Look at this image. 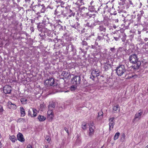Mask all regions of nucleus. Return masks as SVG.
Wrapping results in <instances>:
<instances>
[{"label":"nucleus","instance_id":"1","mask_svg":"<svg viewBox=\"0 0 148 148\" xmlns=\"http://www.w3.org/2000/svg\"><path fill=\"white\" fill-rule=\"evenodd\" d=\"M129 60L130 62L132 64L131 67L134 70H136L139 69L141 63L137 55L134 54L131 55L129 57Z\"/></svg>","mask_w":148,"mask_h":148},{"label":"nucleus","instance_id":"2","mask_svg":"<svg viewBox=\"0 0 148 148\" xmlns=\"http://www.w3.org/2000/svg\"><path fill=\"white\" fill-rule=\"evenodd\" d=\"M69 49L70 50V51L69 52V55L70 56H73L76 55V49L75 47L72 44H70L66 46V50L67 51L65 52V53L66 54L68 53V51Z\"/></svg>","mask_w":148,"mask_h":148},{"label":"nucleus","instance_id":"3","mask_svg":"<svg viewBox=\"0 0 148 148\" xmlns=\"http://www.w3.org/2000/svg\"><path fill=\"white\" fill-rule=\"evenodd\" d=\"M116 73L119 77L122 76L125 72L126 69L125 66L123 64H120L115 69Z\"/></svg>","mask_w":148,"mask_h":148},{"label":"nucleus","instance_id":"4","mask_svg":"<svg viewBox=\"0 0 148 148\" xmlns=\"http://www.w3.org/2000/svg\"><path fill=\"white\" fill-rule=\"evenodd\" d=\"M97 5H90L89 6L88 9L84 7H83L81 8L82 10V12H83V11L84 12L85 11H86L88 10L89 12H97Z\"/></svg>","mask_w":148,"mask_h":148},{"label":"nucleus","instance_id":"5","mask_svg":"<svg viewBox=\"0 0 148 148\" xmlns=\"http://www.w3.org/2000/svg\"><path fill=\"white\" fill-rule=\"evenodd\" d=\"M66 7L58 6L57 7V9L55 10V14H57L58 15H63L64 16L65 14H64V9H66Z\"/></svg>","mask_w":148,"mask_h":148},{"label":"nucleus","instance_id":"6","mask_svg":"<svg viewBox=\"0 0 148 148\" xmlns=\"http://www.w3.org/2000/svg\"><path fill=\"white\" fill-rule=\"evenodd\" d=\"M100 6L97 8V12L103 14H105L106 12L105 9L107 8L108 6L106 5L105 4L101 3Z\"/></svg>","mask_w":148,"mask_h":148},{"label":"nucleus","instance_id":"7","mask_svg":"<svg viewBox=\"0 0 148 148\" xmlns=\"http://www.w3.org/2000/svg\"><path fill=\"white\" fill-rule=\"evenodd\" d=\"M81 78L80 76H76L71 79V82L73 85L78 86L80 83Z\"/></svg>","mask_w":148,"mask_h":148},{"label":"nucleus","instance_id":"8","mask_svg":"<svg viewBox=\"0 0 148 148\" xmlns=\"http://www.w3.org/2000/svg\"><path fill=\"white\" fill-rule=\"evenodd\" d=\"M97 29L99 32L101 33V35L103 36L105 35V34L106 31V28L103 25H99L97 28Z\"/></svg>","mask_w":148,"mask_h":148},{"label":"nucleus","instance_id":"9","mask_svg":"<svg viewBox=\"0 0 148 148\" xmlns=\"http://www.w3.org/2000/svg\"><path fill=\"white\" fill-rule=\"evenodd\" d=\"M47 81H48V82H47V86H56L57 84L53 78H49V79L47 78Z\"/></svg>","mask_w":148,"mask_h":148},{"label":"nucleus","instance_id":"10","mask_svg":"<svg viewBox=\"0 0 148 148\" xmlns=\"http://www.w3.org/2000/svg\"><path fill=\"white\" fill-rule=\"evenodd\" d=\"M109 130L111 131L113 128L115 124L114 118L112 117L109 119Z\"/></svg>","mask_w":148,"mask_h":148},{"label":"nucleus","instance_id":"11","mask_svg":"<svg viewBox=\"0 0 148 148\" xmlns=\"http://www.w3.org/2000/svg\"><path fill=\"white\" fill-rule=\"evenodd\" d=\"M76 19L77 20L76 21L74 20H73V22L74 23H70V24L71 26L73 28H74L76 29H78V28H80V24L77 21L78 20V18H76Z\"/></svg>","mask_w":148,"mask_h":148},{"label":"nucleus","instance_id":"12","mask_svg":"<svg viewBox=\"0 0 148 148\" xmlns=\"http://www.w3.org/2000/svg\"><path fill=\"white\" fill-rule=\"evenodd\" d=\"M100 72L99 71L98 69H95V70H93L91 73L92 76H90V78L94 80V79L95 78L100 75Z\"/></svg>","mask_w":148,"mask_h":148},{"label":"nucleus","instance_id":"13","mask_svg":"<svg viewBox=\"0 0 148 148\" xmlns=\"http://www.w3.org/2000/svg\"><path fill=\"white\" fill-rule=\"evenodd\" d=\"M52 110L53 109H49V110L47 112L48 115L47 116V119L49 121H52L53 117Z\"/></svg>","mask_w":148,"mask_h":148},{"label":"nucleus","instance_id":"14","mask_svg":"<svg viewBox=\"0 0 148 148\" xmlns=\"http://www.w3.org/2000/svg\"><path fill=\"white\" fill-rule=\"evenodd\" d=\"M109 63L110 62L108 60L104 61L103 62L104 66L103 67L105 71H108L111 67V65Z\"/></svg>","mask_w":148,"mask_h":148},{"label":"nucleus","instance_id":"15","mask_svg":"<svg viewBox=\"0 0 148 148\" xmlns=\"http://www.w3.org/2000/svg\"><path fill=\"white\" fill-rule=\"evenodd\" d=\"M3 92L5 94H10L11 91V86L8 85L5 86L3 88Z\"/></svg>","mask_w":148,"mask_h":148},{"label":"nucleus","instance_id":"16","mask_svg":"<svg viewBox=\"0 0 148 148\" xmlns=\"http://www.w3.org/2000/svg\"><path fill=\"white\" fill-rule=\"evenodd\" d=\"M96 25L95 23L89 21L85 24V26H87L90 28H93Z\"/></svg>","mask_w":148,"mask_h":148},{"label":"nucleus","instance_id":"17","mask_svg":"<svg viewBox=\"0 0 148 148\" xmlns=\"http://www.w3.org/2000/svg\"><path fill=\"white\" fill-rule=\"evenodd\" d=\"M51 21H48L47 25V26H48V30H49V32H50V34L51 33V31L53 30V27L54 26L53 24L51 22Z\"/></svg>","mask_w":148,"mask_h":148},{"label":"nucleus","instance_id":"18","mask_svg":"<svg viewBox=\"0 0 148 148\" xmlns=\"http://www.w3.org/2000/svg\"><path fill=\"white\" fill-rule=\"evenodd\" d=\"M17 139L21 142L24 141L25 139L23 137L22 134L21 133H19L17 136Z\"/></svg>","mask_w":148,"mask_h":148},{"label":"nucleus","instance_id":"19","mask_svg":"<svg viewBox=\"0 0 148 148\" xmlns=\"http://www.w3.org/2000/svg\"><path fill=\"white\" fill-rule=\"evenodd\" d=\"M143 113L142 111L141 110H139L138 113H137L134 116V121H135L136 119L137 118H138L140 119V117L141 115H142Z\"/></svg>","mask_w":148,"mask_h":148},{"label":"nucleus","instance_id":"20","mask_svg":"<svg viewBox=\"0 0 148 148\" xmlns=\"http://www.w3.org/2000/svg\"><path fill=\"white\" fill-rule=\"evenodd\" d=\"M55 103L53 101H50L49 102V105L48 106V109H53L55 107Z\"/></svg>","mask_w":148,"mask_h":148},{"label":"nucleus","instance_id":"21","mask_svg":"<svg viewBox=\"0 0 148 148\" xmlns=\"http://www.w3.org/2000/svg\"><path fill=\"white\" fill-rule=\"evenodd\" d=\"M94 129L92 127H91L90 126H89V130L88 135L90 137H91L93 135L94 133Z\"/></svg>","mask_w":148,"mask_h":148},{"label":"nucleus","instance_id":"22","mask_svg":"<svg viewBox=\"0 0 148 148\" xmlns=\"http://www.w3.org/2000/svg\"><path fill=\"white\" fill-rule=\"evenodd\" d=\"M127 49L124 47H120L117 50V52L118 53L123 52L124 51L126 52Z\"/></svg>","mask_w":148,"mask_h":148},{"label":"nucleus","instance_id":"23","mask_svg":"<svg viewBox=\"0 0 148 148\" xmlns=\"http://www.w3.org/2000/svg\"><path fill=\"white\" fill-rule=\"evenodd\" d=\"M20 110L21 116H24L25 115V112L24 108L22 107H20Z\"/></svg>","mask_w":148,"mask_h":148},{"label":"nucleus","instance_id":"24","mask_svg":"<svg viewBox=\"0 0 148 148\" xmlns=\"http://www.w3.org/2000/svg\"><path fill=\"white\" fill-rule=\"evenodd\" d=\"M38 119L40 121L42 122L46 119V117L44 116L39 115L38 116Z\"/></svg>","mask_w":148,"mask_h":148},{"label":"nucleus","instance_id":"25","mask_svg":"<svg viewBox=\"0 0 148 148\" xmlns=\"http://www.w3.org/2000/svg\"><path fill=\"white\" fill-rule=\"evenodd\" d=\"M119 105H117L116 106H114L113 108V111L114 113L116 112L118 110V112L120 111V109L119 108Z\"/></svg>","mask_w":148,"mask_h":148},{"label":"nucleus","instance_id":"26","mask_svg":"<svg viewBox=\"0 0 148 148\" xmlns=\"http://www.w3.org/2000/svg\"><path fill=\"white\" fill-rule=\"evenodd\" d=\"M144 14V12L143 10H141L140 11L139 13L138 14V15L140 16H144L145 18H148V15L147 16L145 14H144V15L143 14Z\"/></svg>","mask_w":148,"mask_h":148},{"label":"nucleus","instance_id":"27","mask_svg":"<svg viewBox=\"0 0 148 148\" xmlns=\"http://www.w3.org/2000/svg\"><path fill=\"white\" fill-rule=\"evenodd\" d=\"M137 24L134 23V25L135 26L137 25V24H138L140 23V20H141V18L142 16H140L138 14V15L137 16Z\"/></svg>","mask_w":148,"mask_h":148},{"label":"nucleus","instance_id":"28","mask_svg":"<svg viewBox=\"0 0 148 148\" xmlns=\"http://www.w3.org/2000/svg\"><path fill=\"white\" fill-rule=\"evenodd\" d=\"M9 138L10 140L13 143H14L15 142V141L16 140V137L14 135L10 136Z\"/></svg>","mask_w":148,"mask_h":148},{"label":"nucleus","instance_id":"29","mask_svg":"<svg viewBox=\"0 0 148 148\" xmlns=\"http://www.w3.org/2000/svg\"><path fill=\"white\" fill-rule=\"evenodd\" d=\"M103 113L102 111H100L98 113V119L99 120L103 118Z\"/></svg>","mask_w":148,"mask_h":148},{"label":"nucleus","instance_id":"30","mask_svg":"<svg viewBox=\"0 0 148 148\" xmlns=\"http://www.w3.org/2000/svg\"><path fill=\"white\" fill-rule=\"evenodd\" d=\"M84 14L85 15L86 17L89 16L90 18L91 17L95 16V14H92L90 13L89 12H87L84 13Z\"/></svg>","mask_w":148,"mask_h":148},{"label":"nucleus","instance_id":"31","mask_svg":"<svg viewBox=\"0 0 148 148\" xmlns=\"http://www.w3.org/2000/svg\"><path fill=\"white\" fill-rule=\"evenodd\" d=\"M63 37L68 41H69L70 40V38L69 37V33H66L64 34Z\"/></svg>","mask_w":148,"mask_h":148},{"label":"nucleus","instance_id":"32","mask_svg":"<svg viewBox=\"0 0 148 148\" xmlns=\"http://www.w3.org/2000/svg\"><path fill=\"white\" fill-rule=\"evenodd\" d=\"M33 112L32 114V117H35L36 116L37 110L36 109L34 108H31Z\"/></svg>","mask_w":148,"mask_h":148},{"label":"nucleus","instance_id":"33","mask_svg":"<svg viewBox=\"0 0 148 148\" xmlns=\"http://www.w3.org/2000/svg\"><path fill=\"white\" fill-rule=\"evenodd\" d=\"M55 6L54 4L51 3L47 7V8H49L52 9Z\"/></svg>","mask_w":148,"mask_h":148},{"label":"nucleus","instance_id":"34","mask_svg":"<svg viewBox=\"0 0 148 148\" xmlns=\"http://www.w3.org/2000/svg\"><path fill=\"white\" fill-rule=\"evenodd\" d=\"M9 105H11V108L13 109H16V106L14 104L12 103L11 102H9L8 103Z\"/></svg>","mask_w":148,"mask_h":148},{"label":"nucleus","instance_id":"35","mask_svg":"<svg viewBox=\"0 0 148 148\" xmlns=\"http://www.w3.org/2000/svg\"><path fill=\"white\" fill-rule=\"evenodd\" d=\"M120 135V133L119 132H117L116 133L114 137V140H116L118 139V138H119V135Z\"/></svg>","mask_w":148,"mask_h":148},{"label":"nucleus","instance_id":"36","mask_svg":"<svg viewBox=\"0 0 148 148\" xmlns=\"http://www.w3.org/2000/svg\"><path fill=\"white\" fill-rule=\"evenodd\" d=\"M68 74V72H66V71H63L61 74V75L64 77H68V75H67Z\"/></svg>","mask_w":148,"mask_h":148},{"label":"nucleus","instance_id":"37","mask_svg":"<svg viewBox=\"0 0 148 148\" xmlns=\"http://www.w3.org/2000/svg\"><path fill=\"white\" fill-rule=\"evenodd\" d=\"M27 99L25 98H22L21 99V101L23 104H25L27 103Z\"/></svg>","mask_w":148,"mask_h":148},{"label":"nucleus","instance_id":"38","mask_svg":"<svg viewBox=\"0 0 148 148\" xmlns=\"http://www.w3.org/2000/svg\"><path fill=\"white\" fill-rule=\"evenodd\" d=\"M81 127L83 129L85 130L86 128V123L84 122H83L82 123Z\"/></svg>","mask_w":148,"mask_h":148},{"label":"nucleus","instance_id":"39","mask_svg":"<svg viewBox=\"0 0 148 148\" xmlns=\"http://www.w3.org/2000/svg\"><path fill=\"white\" fill-rule=\"evenodd\" d=\"M98 143L96 141H93V143L92 145L91 146V148H94V147H95L97 145Z\"/></svg>","mask_w":148,"mask_h":148},{"label":"nucleus","instance_id":"40","mask_svg":"<svg viewBox=\"0 0 148 148\" xmlns=\"http://www.w3.org/2000/svg\"><path fill=\"white\" fill-rule=\"evenodd\" d=\"M125 137V135L124 133H123L121 136V140L122 142L124 141Z\"/></svg>","mask_w":148,"mask_h":148},{"label":"nucleus","instance_id":"41","mask_svg":"<svg viewBox=\"0 0 148 148\" xmlns=\"http://www.w3.org/2000/svg\"><path fill=\"white\" fill-rule=\"evenodd\" d=\"M25 122V120L23 118H19L17 120V122L18 123L23 122Z\"/></svg>","mask_w":148,"mask_h":148},{"label":"nucleus","instance_id":"42","mask_svg":"<svg viewBox=\"0 0 148 148\" xmlns=\"http://www.w3.org/2000/svg\"><path fill=\"white\" fill-rule=\"evenodd\" d=\"M78 86L76 85H73L71 86V89L72 90H74L77 88V86Z\"/></svg>","mask_w":148,"mask_h":148},{"label":"nucleus","instance_id":"43","mask_svg":"<svg viewBox=\"0 0 148 148\" xmlns=\"http://www.w3.org/2000/svg\"><path fill=\"white\" fill-rule=\"evenodd\" d=\"M78 4L79 3V5H82L84 4L82 0H77V2Z\"/></svg>","mask_w":148,"mask_h":148},{"label":"nucleus","instance_id":"44","mask_svg":"<svg viewBox=\"0 0 148 148\" xmlns=\"http://www.w3.org/2000/svg\"><path fill=\"white\" fill-rule=\"evenodd\" d=\"M42 7L41 9V13H44L46 10V8L45 6H43V5H42Z\"/></svg>","mask_w":148,"mask_h":148},{"label":"nucleus","instance_id":"45","mask_svg":"<svg viewBox=\"0 0 148 148\" xmlns=\"http://www.w3.org/2000/svg\"><path fill=\"white\" fill-rule=\"evenodd\" d=\"M104 38V36H103L102 37L99 36H97V39H96V41H97V40H103Z\"/></svg>","mask_w":148,"mask_h":148},{"label":"nucleus","instance_id":"46","mask_svg":"<svg viewBox=\"0 0 148 148\" xmlns=\"http://www.w3.org/2000/svg\"><path fill=\"white\" fill-rule=\"evenodd\" d=\"M56 26L59 28L60 30H62L63 27L60 25L58 24Z\"/></svg>","mask_w":148,"mask_h":148},{"label":"nucleus","instance_id":"47","mask_svg":"<svg viewBox=\"0 0 148 148\" xmlns=\"http://www.w3.org/2000/svg\"><path fill=\"white\" fill-rule=\"evenodd\" d=\"M69 11L70 12V13H71L68 16L70 17L72 16H74L75 14V13L74 12H73L72 10L70 9L69 10Z\"/></svg>","mask_w":148,"mask_h":148},{"label":"nucleus","instance_id":"48","mask_svg":"<svg viewBox=\"0 0 148 148\" xmlns=\"http://www.w3.org/2000/svg\"><path fill=\"white\" fill-rule=\"evenodd\" d=\"M32 109H29L28 110V115L29 116H30L32 117Z\"/></svg>","mask_w":148,"mask_h":148},{"label":"nucleus","instance_id":"49","mask_svg":"<svg viewBox=\"0 0 148 148\" xmlns=\"http://www.w3.org/2000/svg\"><path fill=\"white\" fill-rule=\"evenodd\" d=\"M81 44L83 46H87L88 45L87 42L85 40L83 41L81 43Z\"/></svg>","mask_w":148,"mask_h":148},{"label":"nucleus","instance_id":"50","mask_svg":"<svg viewBox=\"0 0 148 148\" xmlns=\"http://www.w3.org/2000/svg\"><path fill=\"white\" fill-rule=\"evenodd\" d=\"M146 30L147 29L145 28H143L141 31H139V30H138V34H141V32H143L144 31H146Z\"/></svg>","mask_w":148,"mask_h":148},{"label":"nucleus","instance_id":"51","mask_svg":"<svg viewBox=\"0 0 148 148\" xmlns=\"http://www.w3.org/2000/svg\"><path fill=\"white\" fill-rule=\"evenodd\" d=\"M110 50L113 53H114L115 51V49L114 48V47L111 48L110 49Z\"/></svg>","mask_w":148,"mask_h":148},{"label":"nucleus","instance_id":"52","mask_svg":"<svg viewBox=\"0 0 148 148\" xmlns=\"http://www.w3.org/2000/svg\"><path fill=\"white\" fill-rule=\"evenodd\" d=\"M4 111L2 106L0 105V113H2Z\"/></svg>","mask_w":148,"mask_h":148},{"label":"nucleus","instance_id":"53","mask_svg":"<svg viewBox=\"0 0 148 148\" xmlns=\"http://www.w3.org/2000/svg\"><path fill=\"white\" fill-rule=\"evenodd\" d=\"M114 38L116 41H117L119 40L120 38V36H119L118 37L114 36Z\"/></svg>","mask_w":148,"mask_h":148},{"label":"nucleus","instance_id":"54","mask_svg":"<svg viewBox=\"0 0 148 148\" xmlns=\"http://www.w3.org/2000/svg\"><path fill=\"white\" fill-rule=\"evenodd\" d=\"M47 142L49 143H50V141L51 140V138L49 136H47Z\"/></svg>","mask_w":148,"mask_h":148},{"label":"nucleus","instance_id":"55","mask_svg":"<svg viewBox=\"0 0 148 148\" xmlns=\"http://www.w3.org/2000/svg\"><path fill=\"white\" fill-rule=\"evenodd\" d=\"M64 1H62V2H61V3H60V6H64V5L65 4V2H64Z\"/></svg>","mask_w":148,"mask_h":148},{"label":"nucleus","instance_id":"56","mask_svg":"<svg viewBox=\"0 0 148 148\" xmlns=\"http://www.w3.org/2000/svg\"><path fill=\"white\" fill-rule=\"evenodd\" d=\"M64 129L65 130V131L68 133V134L69 133V130L66 127H64Z\"/></svg>","mask_w":148,"mask_h":148},{"label":"nucleus","instance_id":"57","mask_svg":"<svg viewBox=\"0 0 148 148\" xmlns=\"http://www.w3.org/2000/svg\"><path fill=\"white\" fill-rule=\"evenodd\" d=\"M79 49L81 51H79V53H82V52H83L84 51V50L83 49H82L80 47L79 48Z\"/></svg>","mask_w":148,"mask_h":148},{"label":"nucleus","instance_id":"58","mask_svg":"<svg viewBox=\"0 0 148 148\" xmlns=\"http://www.w3.org/2000/svg\"><path fill=\"white\" fill-rule=\"evenodd\" d=\"M27 148H32V147L31 145H27Z\"/></svg>","mask_w":148,"mask_h":148},{"label":"nucleus","instance_id":"59","mask_svg":"<svg viewBox=\"0 0 148 148\" xmlns=\"http://www.w3.org/2000/svg\"><path fill=\"white\" fill-rule=\"evenodd\" d=\"M116 14L117 13L116 11H114L113 13H110V14L111 15H116Z\"/></svg>","mask_w":148,"mask_h":148},{"label":"nucleus","instance_id":"60","mask_svg":"<svg viewBox=\"0 0 148 148\" xmlns=\"http://www.w3.org/2000/svg\"><path fill=\"white\" fill-rule=\"evenodd\" d=\"M91 48L92 49H95L97 47H96V46H95V45H91Z\"/></svg>","mask_w":148,"mask_h":148},{"label":"nucleus","instance_id":"61","mask_svg":"<svg viewBox=\"0 0 148 148\" xmlns=\"http://www.w3.org/2000/svg\"><path fill=\"white\" fill-rule=\"evenodd\" d=\"M98 45V43L97 42H96V41L95 42V46H96V47H97V46H98V47H99V46Z\"/></svg>","mask_w":148,"mask_h":148},{"label":"nucleus","instance_id":"62","mask_svg":"<svg viewBox=\"0 0 148 148\" xmlns=\"http://www.w3.org/2000/svg\"><path fill=\"white\" fill-rule=\"evenodd\" d=\"M129 4H131L132 5H133V4L132 3V2L131 1H130V0L129 1Z\"/></svg>","mask_w":148,"mask_h":148},{"label":"nucleus","instance_id":"63","mask_svg":"<svg viewBox=\"0 0 148 148\" xmlns=\"http://www.w3.org/2000/svg\"><path fill=\"white\" fill-rule=\"evenodd\" d=\"M104 24L106 26H108L109 25L108 23V22H106V23H104Z\"/></svg>","mask_w":148,"mask_h":148},{"label":"nucleus","instance_id":"64","mask_svg":"<svg viewBox=\"0 0 148 148\" xmlns=\"http://www.w3.org/2000/svg\"><path fill=\"white\" fill-rule=\"evenodd\" d=\"M101 22L98 21L97 22V23L98 25H100L101 24Z\"/></svg>","mask_w":148,"mask_h":148}]
</instances>
